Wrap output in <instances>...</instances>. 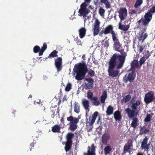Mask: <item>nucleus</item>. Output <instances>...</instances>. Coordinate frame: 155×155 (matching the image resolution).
<instances>
[{
	"label": "nucleus",
	"mask_w": 155,
	"mask_h": 155,
	"mask_svg": "<svg viewBox=\"0 0 155 155\" xmlns=\"http://www.w3.org/2000/svg\"><path fill=\"white\" fill-rule=\"evenodd\" d=\"M88 71L87 66L85 63H79L76 64L73 69V72L76 74V79L78 81L81 80L84 78Z\"/></svg>",
	"instance_id": "nucleus-1"
},
{
	"label": "nucleus",
	"mask_w": 155,
	"mask_h": 155,
	"mask_svg": "<svg viewBox=\"0 0 155 155\" xmlns=\"http://www.w3.org/2000/svg\"><path fill=\"white\" fill-rule=\"evenodd\" d=\"M121 55L117 53L114 54L110 58V59L118 63L117 66V69H119L122 68L125 62V57L127 55V53L123 52L121 53Z\"/></svg>",
	"instance_id": "nucleus-2"
},
{
	"label": "nucleus",
	"mask_w": 155,
	"mask_h": 155,
	"mask_svg": "<svg viewBox=\"0 0 155 155\" xmlns=\"http://www.w3.org/2000/svg\"><path fill=\"white\" fill-rule=\"evenodd\" d=\"M117 63L110 59L108 63L109 66L108 69V72L109 75L111 77H116L118 75L119 71L117 70H113L117 66ZM117 70H118L117 69Z\"/></svg>",
	"instance_id": "nucleus-3"
},
{
	"label": "nucleus",
	"mask_w": 155,
	"mask_h": 155,
	"mask_svg": "<svg viewBox=\"0 0 155 155\" xmlns=\"http://www.w3.org/2000/svg\"><path fill=\"white\" fill-rule=\"evenodd\" d=\"M100 22L97 19H96L94 23L93 24L92 31H93V35L96 36L99 34L100 36H102L103 34L106 35L104 30H102L99 33L100 25Z\"/></svg>",
	"instance_id": "nucleus-4"
},
{
	"label": "nucleus",
	"mask_w": 155,
	"mask_h": 155,
	"mask_svg": "<svg viewBox=\"0 0 155 155\" xmlns=\"http://www.w3.org/2000/svg\"><path fill=\"white\" fill-rule=\"evenodd\" d=\"M67 120L70 121L69 129L72 131H74L77 129V124L79 122V119L70 116L67 118Z\"/></svg>",
	"instance_id": "nucleus-5"
},
{
	"label": "nucleus",
	"mask_w": 155,
	"mask_h": 155,
	"mask_svg": "<svg viewBox=\"0 0 155 155\" xmlns=\"http://www.w3.org/2000/svg\"><path fill=\"white\" fill-rule=\"evenodd\" d=\"M136 76L135 71L129 70L128 74H126L123 77V81L125 83H127L128 81L132 83L135 79Z\"/></svg>",
	"instance_id": "nucleus-6"
},
{
	"label": "nucleus",
	"mask_w": 155,
	"mask_h": 155,
	"mask_svg": "<svg viewBox=\"0 0 155 155\" xmlns=\"http://www.w3.org/2000/svg\"><path fill=\"white\" fill-rule=\"evenodd\" d=\"M87 5L85 2L82 3L81 5L80 8L79 10L78 13L80 14V16H83L85 18L87 15L90 12V10L86 8Z\"/></svg>",
	"instance_id": "nucleus-7"
},
{
	"label": "nucleus",
	"mask_w": 155,
	"mask_h": 155,
	"mask_svg": "<svg viewBox=\"0 0 155 155\" xmlns=\"http://www.w3.org/2000/svg\"><path fill=\"white\" fill-rule=\"evenodd\" d=\"M152 19V17L149 13H146L144 16V19L141 18L138 21L137 23L140 25L142 23L141 25L144 26H147L148 24Z\"/></svg>",
	"instance_id": "nucleus-8"
},
{
	"label": "nucleus",
	"mask_w": 155,
	"mask_h": 155,
	"mask_svg": "<svg viewBox=\"0 0 155 155\" xmlns=\"http://www.w3.org/2000/svg\"><path fill=\"white\" fill-rule=\"evenodd\" d=\"M154 91H150L146 93L144 97V101L147 104L152 102L154 99Z\"/></svg>",
	"instance_id": "nucleus-9"
},
{
	"label": "nucleus",
	"mask_w": 155,
	"mask_h": 155,
	"mask_svg": "<svg viewBox=\"0 0 155 155\" xmlns=\"http://www.w3.org/2000/svg\"><path fill=\"white\" fill-rule=\"evenodd\" d=\"M136 96L133 97L129 103L132 109L139 111L140 109L138 108V106L140 105L141 101L140 100L136 101Z\"/></svg>",
	"instance_id": "nucleus-10"
},
{
	"label": "nucleus",
	"mask_w": 155,
	"mask_h": 155,
	"mask_svg": "<svg viewBox=\"0 0 155 155\" xmlns=\"http://www.w3.org/2000/svg\"><path fill=\"white\" fill-rule=\"evenodd\" d=\"M47 45L46 43H44L41 49L40 47L38 45H36L34 47L33 49V51L35 53L39 52V56L42 55L44 52L47 49Z\"/></svg>",
	"instance_id": "nucleus-11"
},
{
	"label": "nucleus",
	"mask_w": 155,
	"mask_h": 155,
	"mask_svg": "<svg viewBox=\"0 0 155 155\" xmlns=\"http://www.w3.org/2000/svg\"><path fill=\"white\" fill-rule=\"evenodd\" d=\"M126 113L129 118L136 117L138 114L139 110H136L134 109H130L127 108L125 109Z\"/></svg>",
	"instance_id": "nucleus-12"
},
{
	"label": "nucleus",
	"mask_w": 155,
	"mask_h": 155,
	"mask_svg": "<svg viewBox=\"0 0 155 155\" xmlns=\"http://www.w3.org/2000/svg\"><path fill=\"white\" fill-rule=\"evenodd\" d=\"M148 138L145 137L142 141L141 142V147L142 149H144L147 152L150 148V143H148Z\"/></svg>",
	"instance_id": "nucleus-13"
},
{
	"label": "nucleus",
	"mask_w": 155,
	"mask_h": 155,
	"mask_svg": "<svg viewBox=\"0 0 155 155\" xmlns=\"http://www.w3.org/2000/svg\"><path fill=\"white\" fill-rule=\"evenodd\" d=\"M62 59L61 57H58L54 59V65L57 69V71H61L62 69Z\"/></svg>",
	"instance_id": "nucleus-14"
},
{
	"label": "nucleus",
	"mask_w": 155,
	"mask_h": 155,
	"mask_svg": "<svg viewBox=\"0 0 155 155\" xmlns=\"http://www.w3.org/2000/svg\"><path fill=\"white\" fill-rule=\"evenodd\" d=\"M118 13L119 14V17L121 21L124 20L127 15V10L125 8H120L118 11Z\"/></svg>",
	"instance_id": "nucleus-15"
},
{
	"label": "nucleus",
	"mask_w": 155,
	"mask_h": 155,
	"mask_svg": "<svg viewBox=\"0 0 155 155\" xmlns=\"http://www.w3.org/2000/svg\"><path fill=\"white\" fill-rule=\"evenodd\" d=\"M96 147L94 143L92 144L91 146H88L87 152H84L83 155H96L95 153Z\"/></svg>",
	"instance_id": "nucleus-16"
},
{
	"label": "nucleus",
	"mask_w": 155,
	"mask_h": 155,
	"mask_svg": "<svg viewBox=\"0 0 155 155\" xmlns=\"http://www.w3.org/2000/svg\"><path fill=\"white\" fill-rule=\"evenodd\" d=\"M128 144H125L124 147V153L128 152L130 153L131 152L133 147V141L129 140L128 141Z\"/></svg>",
	"instance_id": "nucleus-17"
},
{
	"label": "nucleus",
	"mask_w": 155,
	"mask_h": 155,
	"mask_svg": "<svg viewBox=\"0 0 155 155\" xmlns=\"http://www.w3.org/2000/svg\"><path fill=\"white\" fill-rule=\"evenodd\" d=\"M111 139V137L110 134L108 133H105L102 135L101 140L103 145H106Z\"/></svg>",
	"instance_id": "nucleus-18"
},
{
	"label": "nucleus",
	"mask_w": 155,
	"mask_h": 155,
	"mask_svg": "<svg viewBox=\"0 0 155 155\" xmlns=\"http://www.w3.org/2000/svg\"><path fill=\"white\" fill-rule=\"evenodd\" d=\"M98 114V113L97 111H95L92 115V117H90L89 121L88 123L89 125H90V127L89 129L88 128L87 129L88 131H91L92 129L91 125L93 124L94 123Z\"/></svg>",
	"instance_id": "nucleus-19"
},
{
	"label": "nucleus",
	"mask_w": 155,
	"mask_h": 155,
	"mask_svg": "<svg viewBox=\"0 0 155 155\" xmlns=\"http://www.w3.org/2000/svg\"><path fill=\"white\" fill-rule=\"evenodd\" d=\"M131 67L130 70L134 71H135L136 68L140 67L139 64V61L137 60L134 59L131 62L130 64Z\"/></svg>",
	"instance_id": "nucleus-20"
},
{
	"label": "nucleus",
	"mask_w": 155,
	"mask_h": 155,
	"mask_svg": "<svg viewBox=\"0 0 155 155\" xmlns=\"http://www.w3.org/2000/svg\"><path fill=\"white\" fill-rule=\"evenodd\" d=\"M112 35V40L114 42V46L116 45H118L120 43L119 39L118 38V34L117 32H115L114 31L112 32L111 34Z\"/></svg>",
	"instance_id": "nucleus-21"
},
{
	"label": "nucleus",
	"mask_w": 155,
	"mask_h": 155,
	"mask_svg": "<svg viewBox=\"0 0 155 155\" xmlns=\"http://www.w3.org/2000/svg\"><path fill=\"white\" fill-rule=\"evenodd\" d=\"M78 32L80 38H82L85 36L86 29L85 27H82L79 30Z\"/></svg>",
	"instance_id": "nucleus-22"
},
{
	"label": "nucleus",
	"mask_w": 155,
	"mask_h": 155,
	"mask_svg": "<svg viewBox=\"0 0 155 155\" xmlns=\"http://www.w3.org/2000/svg\"><path fill=\"white\" fill-rule=\"evenodd\" d=\"M82 104L85 109L87 112L89 111V104L88 101L86 99H84L82 100Z\"/></svg>",
	"instance_id": "nucleus-23"
},
{
	"label": "nucleus",
	"mask_w": 155,
	"mask_h": 155,
	"mask_svg": "<svg viewBox=\"0 0 155 155\" xmlns=\"http://www.w3.org/2000/svg\"><path fill=\"white\" fill-rule=\"evenodd\" d=\"M91 101L92 102V104L95 106H98L100 104V101L97 96L94 97Z\"/></svg>",
	"instance_id": "nucleus-24"
},
{
	"label": "nucleus",
	"mask_w": 155,
	"mask_h": 155,
	"mask_svg": "<svg viewBox=\"0 0 155 155\" xmlns=\"http://www.w3.org/2000/svg\"><path fill=\"white\" fill-rule=\"evenodd\" d=\"M113 27L111 25H109L107 26L104 29L105 33L106 35L109 33H112V32L114 31L113 30Z\"/></svg>",
	"instance_id": "nucleus-25"
},
{
	"label": "nucleus",
	"mask_w": 155,
	"mask_h": 155,
	"mask_svg": "<svg viewBox=\"0 0 155 155\" xmlns=\"http://www.w3.org/2000/svg\"><path fill=\"white\" fill-rule=\"evenodd\" d=\"M138 118L136 117L133 118L132 122L130 124V126L135 128L138 124Z\"/></svg>",
	"instance_id": "nucleus-26"
},
{
	"label": "nucleus",
	"mask_w": 155,
	"mask_h": 155,
	"mask_svg": "<svg viewBox=\"0 0 155 155\" xmlns=\"http://www.w3.org/2000/svg\"><path fill=\"white\" fill-rule=\"evenodd\" d=\"M114 117L116 121H120L121 119L120 112L118 110L115 111L114 113Z\"/></svg>",
	"instance_id": "nucleus-27"
},
{
	"label": "nucleus",
	"mask_w": 155,
	"mask_h": 155,
	"mask_svg": "<svg viewBox=\"0 0 155 155\" xmlns=\"http://www.w3.org/2000/svg\"><path fill=\"white\" fill-rule=\"evenodd\" d=\"M51 130L53 133H60L61 127L59 125H55L51 128Z\"/></svg>",
	"instance_id": "nucleus-28"
},
{
	"label": "nucleus",
	"mask_w": 155,
	"mask_h": 155,
	"mask_svg": "<svg viewBox=\"0 0 155 155\" xmlns=\"http://www.w3.org/2000/svg\"><path fill=\"white\" fill-rule=\"evenodd\" d=\"M74 134L71 133H68L66 136L67 142L72 143V139L74 137Z\"/></svg>",
	"instance_id": "nucleus-29"
},
{
	"label": "nucleus",
	"mask_w": 155,
	"mask_h": 155,
	"mask_svg": "<svg viewBox=\"0 0 155 155\" xmlns=\"http://www.w3.org/2000/svg\"><path fill=\"white\" fill-rule=\"evenodd\" d=\"M114 108L111 105H109L107 107L106 111V115L110 116L113 114Z\"/></svg>",
	"instance_id": "nucleus-30"
},
{
	"label": "nucleus",
	"mask_w": 155,
	"mask_h": 155,
	"mask_svg": "<svg viewBox=\"0 0 155 155\" xmlns=\"http://www.w3.org/2000/svg\"><path fill=\"white\" fill-rule=\"evenodd\" d=\"M131 96L130 94H128L124 97L121 100V103H126L129 102L130 100Z\"/></svg>",
	"instance_id": "nucleus-31"
},
{
	"label": "nucleus",
	"mask_w": 155,
	"mask_h": 155,
	"mask_svg": "<svg viewBox=\"0 0 155 155\" xmlns=\"http://www.w3.org/2000/svg\"><path fill=\"white\" fill-rule=\"evenodd\" d=\"M107 92L106 91H104L103 92V94L101 97L100 101L102 104L105 103V101L107 97Z\"/></svg>",
	"instance_id": "nucleus-32"
},
{
	"label": "nucleus",
	"mask_w": 155,
	"mask_h": 155,
	"mask_svg": "<svg viewBox=\"0 0 155 155\" xmlns=\"http://www.w3.org/2000/svg\"><path fill=\"white\" fill-rule=\"evenodd\" d=\"M149 54L145 55V56H143L141 58L139 61V65L140 67L145 62L146 60L149 57Z\"/></svg>",
	"instance_id": "nucleus-33"
},
{
	"label": "nucleus",
	"mask_w": 155,
	"mask_h": 155,
	"mask_svg": "<svg viewBox=\"0 0 155 155\" xmlns=\"http://www.w3.org/2000/svg\"><path fill=\"white\" fill-rule=\"evenodd\" d=\"M74 111L77 114L80 112V105L78 102H75L74 103Z\"/></svg>",
	"instance_id": "nucleus-34"
},
{
	"label": "nucleus",
	"mask_w": 155,
	"mask_h": 155,
	"mask_svg": "<svg viewBox=\"0 0 155 155\" xmlns=\"http://www.w3.org/2000/svg\"><path fill=\"white\" fill-rule=\"evenodd\" d=\"M129 28V26L128 25H122L120 23L119 24L118 28L124 31H126Z\"/></svg>",
	"instance_id": "nucleus-35"
},
{
	"label": "nucleus",
	"mask_w": 155,
	"mask_h": 155,
	"mask_svg": "<svg viewBox=\"0 0 155 155\" xmlns=\"http://www.w3.org/2000/svg\"><path fill=\"white\" fill-rule=\"evenodd\" d=\"M100 2L103 4H104L106 8H109L111 7V4L110 2L108 0H100Z\"/></svg>",
	"instance_id": "nucleus-36"
},
{
	"label": "nucleus",
	"mask_w": 155,
	"mask_h": 155,
	"mask_svg": "<svg viewBox=\"0 0 155 155\" xmlns=\"http://www.w3.org/2000/svg\"><path fill=\"white\" fill-rule=\"evenodd\" d=\"M121 46L122 45L120 43L118 44L117 45H114V47L115 50L120 53L124 52V50L121 48H122Z\"/></svg>",
	"instance_id": "nucleus-37"
},
{
	"label": "nucleus",
	"mask_w": 155,
	"mask_h": 155,
	"mask_svg": "<svg viewBox=\"0 0 155 155\" xmlns=\"http://www.w3.org/2000/svg\"><path fill=\"white\" fill-rule=\"evenodd\" d=\"M112 150V148L110 146L107 145L104 149V154L107 155L110 153Z\"/></svg>",
	"instance_id": "nucleus-38"
},
{
	"label": "nucleus",
	"mask_w": 155,
	"mask_h": 155,
	"mask_svg": "<svg viewBox=\"0 0 155 155\" xmlns=\"http://www.w3.org/2000/svg\"><path fill=\"white\" fill-rule=\"evenodd\" d=\"M153 113H151V115L149 114H147L146 116L145 117L144 120V121L145 122H149L150 121L152 118V115H153Z\"/></svg>",
	"instance_id": "nucleus-39"
},
{
	"label": "nucleus",
	"mask_w": 155,
	"mask_h": 155,
	"mask_svg": "<svg viewBox=\"0 0 155 155\" xmlns=\"http://www.w3.org/2000/svg\"><path fill=\"white\" fill-rule=\"evenodd\" d=\"M72 143H71L66 142L65 146L64 147L65 150L66 152L71 150Z\"/></svg>",
	"instance_id": "nucleus-40"
},
{
	"label": "nucleus",
	"mask_w": 155,
	"mask_h": 155,
	"mask_svg": "<svg viewBox=\"0 0 155 155\" xmlns=\"http://www.w3.org/2000/svg\"><path fill=\"white\" fill-rule=\"evenodd\" d=\"M58 52L56 50H55L52 51L48 56V58H54L55 57H58V55L57 54Z\"/></svg>",
	"instance_id": "nucleus-41"
},
{
	"label": "nucleus",
	"mask_w": 155,
	"mask_h": 155,
	"mask_svg": "<svg viewBox=\"0 0 155 155\" xmlns=\"http://www.w3.org/2000/svg\"><path fill=\"white\" fill-rule=\"evenodd\" d=\"M143 0H137L134 4V7L135 8H137L143 3Z\"/></svg>",
	"instance_id": "nucleus-42"
},
{
	"label": "nucleus",
	"mask_w": 155,
	"mask_h": 155,
	"mask_svg": "<svg viewBox=\"0 0 155 155\" xmlns=\"http://www.w3.org/2000/svg\"><path fill=\"white\" fill-rule=\"evenodd\" d=\"M147 36L148 35L147 33H145L144 35L143 36V33H141L140 35V37L138 38L139 39V41H142V42H143L144 40L147 38Z\"/></svg>",
	"instance_id": "nucleus-43"
},
{
	"label": "nucleus",
	"mask_w": 155,
	"mask_h": 155,
	"mask_svg": "<svg viewBox=\"0 0 155 155\" xmlns=\"http://www.w3.org/2000/svg\"><path fill=\"white\" fill-rule=\"evenodd\" d=\"M93 83L85 84L84 85V88L86 89H90L93 87Z\"/></svg>",
	"instance_id": "nucleus-44"
},
{
	"label": "nucleus",
	"mask_w": 155,
	"mask_h": 155,
	"mask_svg": "<svg viewBox=\"0 0 155 155\" xmlns=\"http://www.w3.org/2000/svg\"><path fill=\"white\" fill-rule=\"evenodd\" d=\"M105 11V10L104 8H102V7H100L99 9L98 13L101 16L104 17Z\"/></svg>",
	"instance_id": "nucleus-45"
},
{
	"label": "nucleus",
	"mask_w": 155,
	"mask_h": 155,
	"mask_svg": "<svg viewBox=\"0 0 155 155\" xmlns=\"http://www.w3.org/2000/svg\"><path fill=\"white\" fill-rule=\"evenodd\" d=\"M87 97L88 99H89L91 101L93 97V93L90 91H88L87 93Z\"/></svg>",
	"instance_id": "nucleus-46"
},
{
	"label": "nucleus",
	"mask_w": 155,
	"mask_h": 155,
	"mask_svg": "<svg viewBox=\"0 0 155 155\" xmlns=\"http://www.w3.org/2000/svg\"><path fill=\"white\" fill-rule=\"evenodd\" d=\"M72 84H71L68 82L65 88V90L66 91H70L71 88Z\"/></svg>",
	"instance_id": "nucleus-47"
},
{
	"label": "nucleus",
	"mask_w": 155,
	"mask_h": 155,
	"mask_svg": "<svg viewBox=\"0 0 155 155\" xmlns=\"http://www.w3.org/2000/svg\"><path fill=\"white\" fill-rule=\"evenodd\" d=\"M150 132V130L149 129H145L142 131V132H140L139 134L140 135L148 134Z\"/></svg>",
	"instance_id": "nucleus-48"
},
{
	"label": "nucleus",
	"mask_w": 155,
	"mask_h": 155,
	"mask_svg": "<svg viewBox=\"0 0 155 155\" xmlns=\"http://www.w3.org/2000/svg\"><path fill=\"white\" fill-rule=\"evenodd\" d=\"M149 12H148L147 13H149L150 15L151 16L152 18V13L155 12V6H153L152 8H151L150 10H149Z\"/></svg>",
	"instance_id": "nucleus-49"
},
{
	"label": "nucleus",
	"mask_w": 155,
	"mask_h": 155,
	"mask_svg": "<svg viewBox=\"0 0 155 155\" xmlns=\"http://www.w3.org/2000/svg\"><path fill=\"white\" fill-rule=\"evenodd\" d=\"M88 74L90 77H92L94 76L95 72L92 69H90L88 72Z\"/></svg>",
	"instance_id": "nucleus-50"
},
{
	"label": "nucleus",
	"mask_w": 155,
	"mask_h": 155,
	"mask_svg": "<svg viewBox=\"0 0 155 155\" xmlns=\"http://www.w3.org/2000/svg\"><path fill=\"white\" fill-rule=\"evenodd\" d=\"M85 80L87 81L89 83H93L94 80L91 78H86Z\"/></svg>",
	"instance_id": "nucleus-51"
},
{
	"label": "nucleus",
	"mask_w": 155,
	"mask_h": 155,
	"mask_svg": "<svg viewBox=\"0 0 155 155\" xmlns=\"http://www.w3.org/2000/svg\"><path fill=\"white\" fill-rule=\"evenodd\" d=\"M56 109H53L51 111V117L52 118H54L55 117V114L56 111Z\"/></svg>",
	"instance_id": "nucleus-52"
},
{
	"label": "nucleus",
	"mask_w": 155,
	"mask_h": 155,
	"mask_svg": "<svg viewBox=\"0 0 155 155\" xmlns=\"http://www.w3.org/2000/svg\"><path fill=\"white\" fill-rule=\"evenodd\" d=\"M145 46L140 45L139 47V51L140 53H141L145 49Z\"/></svg>",
	"instance_id": "nucleus-53"
},
{
	"label": "nucleus",
	"mask_w": 155,
	"mask_h": 155,
	"mask_svg": "<svg viewBox=\"0 0 155 155\" xmlns=\"http://www.w3.org/2000/svg\"><path fill=\"white\" fill-rule=\"evenodd\" d=\"M31 78V75L29 74H26V78L27 80H29Z\"/></svg>",
	"instance_id": "nucleus-54"
},
{
	"label": "nucleus",
	"mask_w": 155,
	"mask_h": 155,
	"mask_svg": "<svg viewBox=\"0 0 155 155\" xmlns=\"http://www.w3.org/2000/svg\"><path fill=\"white\" fill-rule=\"evenodd\" d=\"M81 40L80 39H79L77 41H76V43L77 45H80L81 46L82 45L81 44Z\"/></svg>",
	"instance_id": "nucleus-55"
},
{
	"label": "nucleus",
	"mask_w": 155,
	"mask_h": 155,
	"mask_svg": "<svg viewBox=\"0 0 155 155\" xmlns=\"http://www.w3.org/2000/svg\"><path fill=\"white\" fill-rule=\"evenodd\" d=\"M30 151H31V149H32V148L34 147V144L33 143H30Z\"/></svg>",
	"instance_id": "nucleus-56"
},
{
	"label": "nucleus",
	"mask_w": 155,
	"mask_h": 155,
	"mask_svg": "<svg viewBox=\"0 0 155 155\" xmlns=\"http://www.w3.org/2000/svg\"><path fill=\"white\" fill-rule=\"evenodd\" d=\"M98 1L99 0H94V3L95 5H98Z\"/></svg>",
	"instance_id": "nucleus-57"
},
{
	"label": "nucleus",
	"mask_w": 155,
	"mask_h": 155,
	"mask_svg": "<svg viewBox=\"0 0 155 155\" xmlns=\"http://www.w3.org/2000/svg\"><path fill=\"white\" fill-rule=\"evenodd\" d=\"M136 13V12L134 10H131L130 13L131 14L133 15L134 14H135Z\"/></svg>",
	"instance_id": "nucleus-58"
},
{
	"label": "nucleus",
	"mask_w": 155,
	"mask_h": 155,
	"mask_svg": "<svg viewBox=\"0 0 155 155\" xmlns=\"http://www.w3.org/2000/svg\"><path fill=\"white\" fill-rule=\"evenodd\" d=\"M145 128V127L144 126H143V127H140V132H142V131H143V129H144Z\"/></svg>",
	"instance_id": "nucleus-59"
},
{
	"label": "nucleus",
	"mask_w": 155,
	"mask_h": 155,
	"mask_svg": "<svg viewBox=\"0 0 155 155\" xmlns=\"http://www.w3.org/2000/svg\"><path fill=\"white\" fill-rule=\"evenodd\" d=\"M91 2V0H84V2L86 3H90Z\"/></svg>",
	"instance_id": "nucleus-60"
},
{
	"label": "nucleus",
	"mask_w": 155,
	"mask_h": 155,
	"mask_svg": "<svg viewBox=\"0 0 155 155\" xmlns=\"http://www.w3.org/2000/svg\"><path fill=\"white\" fill-rule=\"evenodd\" d=\"M89 8L91 9H93V10L94 8V7H93V6L91 5H90L89 6Z\"/></svg>",
	"instance_id": "nucleus-61"
},
{
	"label": "nucleus",
	"mask_w": 155,
	"mask_h": 155,
	"mask_svg": "<svg viewBox=\"0 0 155 155\" xmlns=\"http://www.w3.org/2000/svg\"><path fill=\"white\" fill-rule=\"evenodd\" d=\"M61 121L63 123H64V119L63 118L61 119Z\"/></svg>",
	"instance_id": "nucleus-62"
},
{
	"label": "nucleus",
	"mask_w": 155,
	"mask_h": 155,
	"mask_svg": "<svg viewBox=\"0 0 155 155\" xmlns=\"http://www.w3.org/2000/svg\"><path fill=\"white\" fill-rule=\"evenodd\" d=\"M137 155H143V154L140 152H138L137 153Z\"/></svg>",
	"instance_id": "nucleus-63"
},
{
	"label": "nucleus",
	"mask_w": 155,
	"mask_h": 155,
	"mask_svg": "<svg viewBox=\"0 0 155 155\" xmlns=\"http://www.w3.org/2000/svg\"><path fill=\"white\" fill-rule=\"evenodd\" d=\"M78 37H77L76 38H75V39H74V40L75 41H77L78 40Z\"/></svg>",
	"instance_id": "nucleus-64"
}]
</instances>
